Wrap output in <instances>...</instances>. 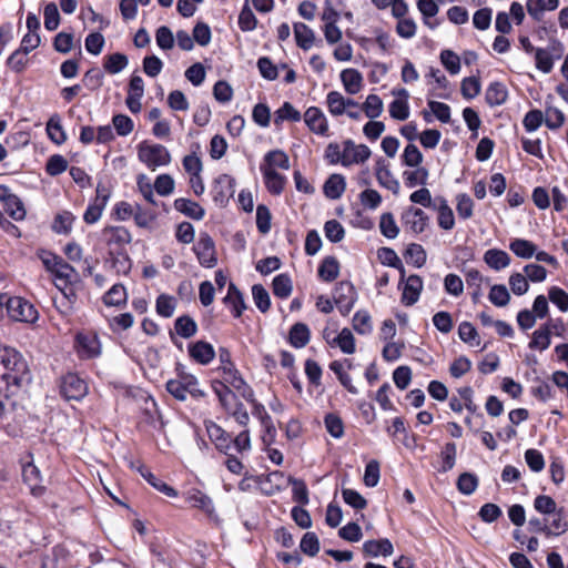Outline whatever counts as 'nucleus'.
I'll return each mask as SVG.
<instances>
[{
  "mask_svg": "<svg viewBox=\"0 0 568 568\" xmlns=\"http://www.w3.org/2000/svg\"><path fill=\"white\" fill-rule=\"evenodd\" d=\"M488 300L495 306L504 307V306L508 305V303L510 301V294L505 285L495 284L490 288V292L488 294Z\"/></svg>",
  "mask_w": 568,
  "mask_h": 568,
  "instance_id": "nucleus-54",
  "label": "nucleus"
},
{
  "mask_svg": "<svg viewBox=\"0 0 568 568\" xmlns=\"http://www.w3.org/2000/svg\"><path fill=\"white\" fill-rule=\"evenodd\" d=\"M365 557L390 556L394 551L393 544L387 538L366 540L362 547Z\"/></svg>",
  "mask_w": 568,
  "mask_h": 568,
  "instance_id": "nucleus-21",
  "label": "nucleus"
},
{
  "mask_svg": "<svg viewBox=\"0 0 568 568\" xmlns=\"http://www.w3.org/2000/svg\"><path fill=\"white\" fill-rule=\"evenodd\" d=\"M400 221L406 230L420 234L428 226L429 217L422 209L409 206L402 213Z\"/></svg>",
  "mask_w": 568,
  "mask_h": 568,
  "instance_id": "nucleus-10",
  "label": "nucleus"
},
{
  "mask_svg": "<svg viewBox=\"0 0 568 568\" xmlns=\"http://www.w3.org/2000/svg\"><path fill=\"white\" fill-rule=\"evenodd\" d=\"M260 170L262 172L266 190L272 195L282 194L287 183L286 176L280 174L276 170L270 166H260Z\"/></svg>",
  "mask_w": 568,
  "mask_h": 568,
  "instance_id": "nucleus-18",
  "label": "nucleus"
},
{
  "mask_svg": "<svg viewBox=\"0 0 568 568\" xmlns=\"http://www.w3.org/2000/svg\"><path fill=\"white\" fill-rule=\"evenodd\" d=\"M339 262L335 256H326L318 266L317 273L324 282H333L339 275Z\"/></svg>",
  "mask_w": 568,
  "mask_h": 568,
  "instance_id": "nucleus-33",
  "label": "nucleus"
},
{
  "mask_svg": "<svg viewBox=\"0 0 568 568\" xmlns=\"http://www.w3.org/2000/svg\"><path fill=\"white\" fill-rule=\"evenodd\" d=\"M344 146V161L343 166H351L353 164H362L371 158V149L365 144H355L351 139L343 142Z\"/></svg>",
  "mask_w": 568,
  "mask_h": 568,
  "instance_id": "nucleus-11",
  "label": "nucleus"
},
{
  "mask_svg": "<svg viewBox=\"0 0 568 568\" xmlns=\"http://www.w3.org/2000/svg\"><path fill=\"white\" fill-rule=\"evenodd\" d=\"M273 294L278 298H287L293 290L292 280L287 274H278L272 282Z\"/></svg>",
  "mask_w": 568,
  "mask_h": 568,
  "instance_id": "nucleus-42",
  "label": "nucleus"
},
{
  "mask_svg": "<svg viewBox=\"0 0 568 568\" xmlns=\"http://www.w3.org/2000/svg\"><path fill=\"white\" fill-rule=\"evenodd\" d=\"M534 508L541 515H552L558 511V507L554 498L548 495H538L534 499Z\"/></svg>",
  "mask_w": 568,
  "mask_h": 568,
  "instance_id": "nucleus-60",
  "label": "nucleus"
},
{
  "mask_svg": "<svg viewBox=\"0 0 568 568\" xmlns=\"http://www.w3.org/2000/svg\"><path fill=\"white\" fill-rule=\"evenodd\" d=\"M478 487V478L475 474L463 473L457 479L458 490L466 496L471 495Z\"/></svg>",
  "mask_w": 568,
  "mask_h": 568,
  "instance_id": "nucleus-63",
  "label": "nucleus"
},
{
  "mask_svg": "<svg viewBox=\"0 0 568 568\" xmlns=\"http://www.w3.org/2000/svg\"><path fill=\"white\" fill-rule=\"evenodd\" d=\"M565 114L562 111L555 106H547L545 109L544 122L550 130H557L565 123Z\"/></svg>",
  "mask_w": 568,
  "mask_h": 568,
  "instance_id": "nucleus-55",
  "label": "nucleus"
},
{
  "mask_svg": "<svg viewBox=\"0 0 568 568\" xmlns=\"http://www.w3.org/2000/svg\"><path fill=\"white\" fill-rule=\"evenodd\" d=\"M138 471L156 490L163 493L169 497H175L178 495L176 490L172 486L168 485L161 478H158L145 466L141 465L140 467H138Z\"/></svg>",
  "mask_w": 568,
  "mask_h": 568,
  "instance_id": "nucleus-34",
  "label": "nucleus"
},
{
  "mask_svg": "<svg viewBox=\"0 0 568 568\" xmlns=\"http://www.w3.org/2000/svg\"><path fill=\"white\" fill-rule=\"evenodd\" d=\"M302 119V114L298 110H296L292 103L284 102L280 109L275 112V124H278L282 121H292L300 122Z\"/></svg>",
  "mask_w": 568,
  "mask_h": 568,
  "instance_id": "nucleus-52",
  "label": "nucleus"
},
{
  "mask_svg": "<svg viewBox=\"0 0 568 568\" xmlns=\"http://www.w3.org/2000/svg\"><path fill=\"white\" fill-rule=\"evenodd\" d=\"M128 63V57L123 53L116 52L104 58L103 68L110 74H116L121 72Z\"/></svg>",
  "mask_w": 568,
  "mask_h": 568,
  "instance_id": "nucleus-44",
  "label": "nucleus"
},
{
  "mask_svg": "<svg viewBox=\"0 0 568 568\" xmlns=\"http://www.w3.org/2000/svg\"><path fill=\"white\" fill-rule=\"evenodd\" d=\"M252 295L256 307L265 313L271 307V298L268 292L262 284H255L252 286Z\"/></svg>",
  "mask_w": 568,
  "mask_h": 568,
  "instance_id": "nucleus-58",
  "label": "nucleus"
},
{
  "mask_svg": "<svg viewBox=\"0 0 568 568\" xmlns=\"http://www.w3.org/2000/svg\"><path fill=\"white\" fill-rule=\"evenodd\" d=\"M405 258L416 267H422L427 260L426 251L420 244L412 243L405 251Z\"/></svg>",
  "mask_w": 568,
  "mask_h": 568,
  "instance_id": "nucleus-53",
  "label": "nucleus"
},
{
  "mask_svg": "<svg viewBox=\"0 0 568 568\" xmlns=\"http://www.w3.org/2000/svg\"><path fill=\"white\" fill-rule=\"evenodd\" d=\"M20 389L0 385V426L10 436H18L24 423V407L19 403Z\"/></svg>",
  "mask_w": 568,
  "mask_h": 568,
  "instance_id": "nucleus-2",
  "label": "nucleus"
},
{
  "mask_svg": "<svg viewBox=\"0 0 568 568\" xmlns=\"http://www.w3.org/2000/svg\"><path fill=\"white\" fill-rule=\"evenodd\" d=\"M288 484L292 485V498L295 503L306 506L310 503L308 489L303 479L288 477Z\"/></svg>",
  "mask_w": 568,
  "mask_h": 568,
  "instance_id": "nucleus-41",
  "label": "nucleus"
},
{
  "mask_svg": "<svg viewBox=\"0 0 568 568\" xmlns=\"http://www.w3.org/2000/svg\"><path fill=\"white\" fill-rule=\"evenodd\" d=\"M235 193V179L229 174L219 175L212 184V199L213 202L220 206L225 207Z\"/></svg>",
  "mask_w": 568,
  "mask_h": 568,
  "instance_id": "nucleus-6",
  "label": "nucleus"
},
{
  "mask_svg": "<svg viewBox=\"0 0 568 568\" xmlns=\"http://www.w3.org/2000/svg\"><path fill=\"white\" fill-rule=\"evenodd\" d=\"M341 81L349 94H356L362 89L363 77L356 69H345L341 72Z\"/></svg>",
  "mask_w": 568,
  "mask_h": 568,
  "instance_id": "nucleus-31",
  "label": "nucleus"
},
{
  "mask_svg": "<svg viewBox=\"0 0 568 568\" xmlns=\"http://www.w3.org/2000/svg\"><path fill=\"white\" fill-rule=\"evenodd\" d=\"M333 298L335 303L357 300V293L351 282L342 281L335 286Z\"/></svg>",
  "mask_w": 568,
  "mask_h": 568,
  "instance_id": "nucleus-50",
  "label": "nucleus"
},
{
  "mask_svg": "<svg viewBox=\"0 0 568 568\" xmlns=\"http://www.w3.org/2000/svg\"><path fill=\"white\" fill-rule=\"evenodd\" d=\"M375 176L381 186L392 191L395 195L399 193V182L394 178L389 170V164L383 158L376 160Z\"/></svg>",
  "mask_w": 568,
  "mask_h": 568,
  "instance_id": "nucleus-15",
  "label": "nucleus"
},
{
  "mask_svg": "<svg viewBox=\"0 0 568 568\" xmlns=\"http://www.w3.org/2000/svg\"><path fill=\"white\" fill-rule=\"evenodd\" d=\"M184 393H189L193 398L205 396V393L199 387L197 378L180 368V402L185 399Z\"/></svg>",
  "mask_w": 568,
  "mask_h": 568,
  "instance_id": "nucleus-22",
  "label": "nucleus"
},
{
  "mask_svg": "<svg viewBox=\"0 0 568 568\" xmlns=\"http://www.w3.org/2000/svg\"><path fill=\"white\" fill-rule=\"evenodd\" d=\"M74 347L82 359L95 358L101 354V344L97 334L78 333L74 339Z\"/></svg>",
  "mask_w": 568,
  "mask_h": 568,
  "instance_id": "nucleus-7",
  "label": "nucleus"
},
{
  "mask_svg": "<svg viewBox=\"0 0 568 568\" xmlns=\"http://www.w3.org/2000/svg\"><path fill=\"white\" fill-rule=\"evenodd\" d=\"M138 158L151 170L166 165L171 161V155L165 146L146 140L138 145Z\"/></svg>",
  "mask_w": 568,
  "mask_h": 568,
  "instance_id": "nucleus-3",
  "label": "nucleus"
},
{
  "mask_svg": "<svg viewBox=\"0 0 568 568\" xmlns=\"http://www.w3.org/2000/svg\"><path fill=\"white\" fill-rule=\"evenodd\" d=\"M126 290L122 284H114L103 296L106 306H120L126 302Z\"/></svg>",
  "mask_w": 568,
  "mask_h": 568,
  "instance_id": "nucleus-46",
  "label": "nucleus"
},
{
  "mask_svg": "<svg viewBox=\"0 0 568 568\" xmlns=\"http://www.w3.org/2000/svg\"><path fill=\"white\" fill-rule=\"evenodd\" d=\"M328 343L331 345H337L345 354H353L355 352V338L348 328H343L333 342Z\"/></svg>",
  "mask_w": 568,
  "mask_h": 568,
  "instance_id": "nucleus-51",
  "label": "nucleus"
},
{
  "mask_svg": "<svg viewBox=\"0 0 568 568\" xmlns=\"http://www.w3.org/2000/svg\"><path fill=\"white\" fill-rule=\"evenodd\" d=\"M346 189V181L342 174L334 173L325 181L323 192L327 199H339Z\"/></svg>",
  "mask_w": 568,
  "mask_h": 568,
  "instance_id": "nucleus-27",
  "label": "nucleus"
},
{
  "mask_svg": "<svg viewBox=\"0 0 568 568\" xmlns=\"http://www.w3.org/2000/svg\"><path fill=\"white\" fill-rule=\"evenodd\" d=\"M428 175V170L424 166H416V170L403 173L405 185L410 189L416 185H426Z\"/></svg>",
  "mask_w": 568,
  "mask_h": 568,
  "instance_id": "nucleus-45",
  "label": "nucleus"
},
{
  "mask_svg": "<svg viewBox=\"0 0 568 568\" xmlns=\"http://www.w3.org/2000/svg\"><path fill=\"white\" fill-rule=\"evenodd\" d=\"M108 261L118 274H128L131 270L132 262L126 250H112L108 252Z\"/></svg>",
  "mask_w": 568,
  "mask_h": 568,
  "instance_id": "nucleus-32",
  "label": "nucleus"
},
{
  "mask_svg": "<svg viewBox=\"0 0 568 568\" xmlns=\"http://www.w3.org/2000/svg\"><path fill=\"white\" fill-rule=\"evenodd\" d=\"M32 381L24 356L16 348L0 343V385L23 388Z\"/></svg>",
  "mask_w": 568,
  "mask_h": 568,
  "instance_id": "nucleus-1",
  "label": "nucleus"
},
{
  "mask_svg": "<svg viewBox=\"0 0 568 568\" xmlns=\"http://www.w3.org/2000/svg\"><path fill=\"white\" fill-rule=\"evenodd\" d=\"M88 394V384L75 373H68L61 378L60 395L65 400H81Z\"/></svg>",
  "mask_w": 568,
  "mask_h": 568,
  "instance_id": "nucleus-5",
  "label": "nucleus"
},
{
  "mask_svg": "<svg viewBox=\"0 0 568 568\" xmlns=\"http://www.w3.org/2000/svg\"><path fill=\"white\" fill-rule=\"evenodd\" d=\"M180 213L200 221L204 217L205 211L199 203L180 197Z\"/></svg>",
  "mask_w": 568,
  "mask_h": 568,
  "instance_id": "nucleus-57",
  "label": "nucleus"
},
{
  "mask_svg": "<svg viewBox=\"0 0 568 568\" xmlns=\"http://www.w3.org/2000/svg\"><path fill=\"white\" fill-rule=\"evenodd\" d=\"M260 166H270L275 170V168L282 170L290 169V159L288 155L282 150H272L264 155L263 163Z\"/></svg>",
  "mask_w": 568,
  "mask_h": 568,
  "instance_id": "nucleus-39",
  "label": "nucleus"
},
{
  "mask_svg": "<svg viewBox=\"0 0 568 568\" xmlns=\"http://www.w3.org/2000/svg\"><path fill=\"white\" fill-rule=\"evenodd\" d=\"M55 281L74 283L78 280V273L75 268L67 263L63 258L58 264L55 272L53 273Z\"/></svg>",
  "mask_w": 568,
  "mask_h": 568,
  "instance_id": "nucleus-59",
  "label": "nucleus"
},
{
  "mask_svg": "<svg viewBox=\"0 0 568 568\" xmlns=\"http://www.w3.org/2000/svg\"><path fill=\"white\" fill-rule=\"evenodd\" d=\"M548 297L561 312H568V293L558 286L548 290Z\"/></svg>",
  "mask_w": 568,
  "mask_h": 568,
  "instance_id": "nucleus-64",
  "label": "nucleus"
},
{
  "mask_svg": "<svg viewBox=\"0 0 568 568\" xmlns=\"http://www.w3.org/2000/svg\"><path fill=\"white\" fill-rule=\"evenodd\" d=\"M187 353L192 361L200 365H209L215 357L214 347L205 341H196L187 345Z\"/></svg>",
  "mask_w": 568,
  "mask_h": 568,
  "instance_id": "nucleus-16",
  "label": "nucleus"
},
{
  "mask_svg": "<svg viewBox=\"0 0 568 568\" xmlns=\"http://www.w3.org/2000/svg\"><path fill=\"white\" fill-rule=\"evenodd\" d=\"M45 130L53 143L60 145L67 141V134L61 124V116L58 113L50 116Z\"/></svg>",
  "mask_w": 568,
  "mask_h": 568,
  "instance_id": "nucleus-36",
  "label": "nucleus"
},
{
  "mask_svg": "<svg viewBox=\"0 0 568 568\" xmlns=\"http://www.w3.org/2000/svg\"><path fill=\"white\" fill-rule=\"evenodd\" d=\"M381 233L387 239H395L399 233L394 215L389 212L383 213L379 220Z\"/></svg>",
  "mask_w": 568,
  "mask_h": 568,
  "instance_id": "nucleus-56",
  "label": "nucleus"
},
{
  "mask_svg": "<svg viewBox=\"0 0 568 568\" xmlns=\"http://www.w3.org/2000/svg\"><path fill=\"white\" fill-rule=\"evenodd\" d=\"M7 314L10 320L27 324H33L39 318V313L34 305L21 296L8 295Z\"/></svg>",
  "mask_w": 568,
  "mask_h": 568,
  "instance_id": "nucleus-4",
  "label": "nucleus"
},
{
  "mask_svg": "<svg viewBox=\"0 0 568 568\" xmlns=\"http://www.w3.org/2000/svg\"><path fill=\"white\" fill-rule=\"evenodd\" d=\"M508 91L501 82H493L488 85L485 94L487 104L490 106L501 105L506 102Z\"/></svg>",
  "mask_w": 568,
  "mask_h": 568,
  "instance_id": "nucleus-35",
  "label": "nucleus"
},
{
  "mask_svg": "<svg viewBox=\"0 0 568 568\" xmlns=\"http://www.w3.org/2000/svg\"><path fill=\"white\" fill-rule=\"evenodd\" d=\"M436 204H434L433 209L438 212V225L443 230H452L455 226V217L453 210L448 205L446 199L436 197Z\"/></svg>",
  "mask_w": 568,
  "mask_h": 568,
  "instance_id": "nucleus-28",
  "label": "nucleus"
},
{
  "mask_svg": "<svg viewBox=\"0 0 568 568\" xmlns=\"http://www.w3.org/2000/svg\"><path fill=\"white\" fill-rule=\"evenodd\" d=\"M417 8L423 16L424 23L430 29H435L438 26V22H432L430 18L438 13V4L434 0H418Z\"/></svg>",
  "mask_w": 568,
  "mask_h": 568,
  "instance_id": "nucleus-43",
  "label": "nucleus"
},
{
  "mask_svg": "<svg viewBox=\"0 0 568 568\" xmlns=\"http://www.w3.org/2000/svg\"><path fill=\"white\" fill-rule=\"evenodd\" d=\"M363 111L366 116L374 120L378 118L383 112V101L376 94H369L363 103Z\"/></svg>",
  "mask_w": 568,
  "mask_h": 568,
  "instance_id": "nucleus-62",
  "label": "nucleus"
},
{
  "mask_svg": "<svg viewBox=\"0 0 568 568\" xmlns=\"http://www.w3.org/2000/svg\"><path fill=\"white\" fill-rule=\"evenodd\" d=\"M176 307V301L174 296L168 294H160L156 298L155 308L156 313L165 318L171 317L174 314Z\"/></svg>",
  "mask_w": 568,
  "mask_h": 568,
  "instance_id": "nucleus-49",
  "label": "nucleus"
},
{
  "mask_svg": "<svg viewBox=\"0 0 568 568\" xmlns=\"http://www.w3.org/2000/svg\"><path fill=\"white\" fill-rule=\"evenodd\" d=\"M223 303L232 308V313L235 318L240 317L246 308L243 294L232 282L229 284L227 294L223 298Z\"/></svg>",
  "mask_w": 568,
  "mask_h": 568,
  "instance_id": "nucleus-24",
  "label": "nucleus"
},
{
  "mask_svg": "<svg viewBox=\"0 0 568 568\" xmlns=\"http://www.w3.org/2000/svg\"><path fill=\"white\" fill-rule=\"evenodd\" d=\"M456 211L460 219L468 220L474 213V201L466 193L457 194L456 196Z\"/></svg>",
  "mask_w": 568,
  "mask_h": 568,
  "instance_id": "nucleus-61",
  "label": "nucleus"
},
{
  "mask_svg": "<svg viewBox=\"0 0 568 568\" xmlns=\"http://www.w3.org/2000/svg\"><path fill=\"white\" fill-rule=\"evenodd\" d=\"M20 510L14 506H4L0 509V532L12 536L19 528Z\"/></svg>",
  "mask_w": 568,
  "mask_h": 568,
  "instance_id": "nucleus-17",
  "label": "nucleus"
},
{
  "mask_svg": "<svg viewBox=\"0 0 568 568\" xmlns=\"http://www.w3.org/2000/svg\"><path fill=\"white\" fill-rule=\"evenodd\" d=\"M484 261L490 268L500 271L509 266L511 260L507 252L498 248H490L485 252Z\"/></svg>",
  "mask_w": 568,
  "mask_h": 568,
  "instance_id": "nucleus-30",
  "label": "nucleus"
},
{
  "mask_svg": "<svg viewBox=\"0 0 568 568\" xmlns=\"http://www.w3.org/2000/svg\"><path fill=\"white\" fill-rule=\"evenodd\" d=\"M22 477L33 496L39 497L43 495L45 488L44 486L40 485V470L33 464L29 463L23 467Z\"/></svg>",
  "mask_w": 568,
  "mask_h": 568,
  "instance_id": "nucleus-23",
  "label": "nucleus"
},
{
  "mask_svg": "<svg viewBox=\"0 0 568 568\" xmlns=\"http://www.w3.org/2000/svg\"><path fill=\"white\" fill-rule=\"evenodd\" d=\"M206 432L210 439L214 443L216 449H219L221 453H224L225 455H229V452L232 448L231 435L213 422L206 425Z\"/></svg>",
  "mask_w": 568,
  "mask_h": 568,
  "instance_id": "nucleus-20",
  "label": "nucleus"
},
{
  "mask_svg": "<svg viewBox=\"0 0 568 568\" xmlns=\"http://www.w3.org/2000/svg\"><path fill=\"white\" fill-rule=\"evenodd\" d=\"M102 237L108 246V252L112 250L123 251L131 242V233L124 226H105L102 230Z\"/></svg>",
  "mask_w": 568,
  "mask_h": 568,
  "instance_id": "nucleus-9",
  "label": "nucleus"
},
{
  "mask_svg": "<svg viewBox=\"0 0 568 568\" xmlns=\"http://www.w3.org/2000/svg\"><path fill=\"white\" fill-rule=\"evenodd\" d=\"M311 338V331L304 323H295L288 333V342L295 348L305 347Z\"/></svg>",
  "mask_w": 568,
  "mask_h": 568,
  "instance_id": "nucleus-29",
  "label": "nucleus"
},
{
  "mask_svg": "<svg viewBox=\"0 0 568 568\" xmlns=\"http://www.w3.org/2000/svg\"><path fill=\"white\" fill-rule=\"evenodd\" d=\"M423 291V280L419 275H409L404 284L402 293V303L405 306L414 305L420 296Z\"/></svg>",
  "mask_w": 568,
  "mask_h": 568,
  "instance_id": "nucleus-19",
  "label": "nucleus"
},
{
  "mask_svg": "<svg viewBox=\"0 0 568 568\" xmlns=\"http://www.w3.org/2000/svg\"><path fill=\"white\" fill-rule=\"evenodd\" d=\"M304 122L315 134L326 136L328 133V122L324 112L317 106H310L304 113Z\"/></svg>",
  "mask_w": 568,
  "mask_h": 568,
  "instance_id": "nucleus-14",
  "label": "nucleus"
},
{
  "mask_svg": "<svg viewBox=\"0 0 568 568\" xmlns=\"http://www.w3.org/2000/svg\"><path fill=\"white\" fill-rule=\"evenodd\" d=\"M185 503L192 508H196L211 519H216L213 500L204 491L199 488H190L184 491Z\"/></svg>",
  "mask_w": 568,
  "mask_h": 568,
  "instance_id": "nucleus-8",
  "label": "nucleus"
},
{
  "mask_svg": "<svg viewBox=\"0 0 568 568\" xmlns=\"http://www.w3.org/2000/svg\"><path fill=\"white\" fill-rule=\"evenodd\" d=\"M74 215L69 211H63L58 213L52 223V230L57 234H68L72 230V224L74 222Z\"/></svg>",
  "mask_w": 568,
  "mask_h": 568,
  "instance_id": "nucleus-47",
  "label": "nucleus"
},
{
  "mask_svg": "<svg viewBox=\"0 0 568 568\" xmlns=\"http://www.w3.org/2000/svg\"><path fill=\"white\" fill-rule=\"evenodd\" d=\"M510 251L518 257L528 260L535 256L537 246L525 239H514L509 243Z\"/></svg>",
  "mask_w": 568,
  "mask_h": 568,
  "instance_id": "nucleus-38",
  "label": "nucleus"
},
{
  "mask_svg": "<svg viewBox=\"0 0 568 568\" xmlns=\"http://www.w3.org/2000/svg\"><path fill=\"white\" fill-rule=\"evenodd\" d=\"M378 258L382 261L384 265L398 268L400 272V282L404 281L405 277V268L403 266V263L396 252L390 247H382L378 250Z\"/></svg>",
  "mask_w": 568,
  "mask_h": 568,
  "instance_id": "nucleus-40",
  "label": "nucleus"
},
{
  "mask_svg": "<svg viewBox=\"0 0 568 568\" xmlns=\"http://www.w3.org/2000/svg\"><path fill=\"white\" fill-rule=\"evenodd\" d=\"M556 327L552 324V320L541 325L538 329L532 333V338L529 342V348L545 351L550 345L551 328Z\"/></svg>",
  "mask_w": 568,
  "mask_h": 568,
  "instance_id": "nucleus-25",
  "label": "nucleus"
},
{
  "mask_svg": "<svg viewBox=\"0 0 568 568\" xmlns=\"http://www.w3.org/2000/svg\"><path fill=\"white\" fill-rule=\"evenodd\" d=\"M223 379L233 387L244 399L254 402V392L250 385L243 379L235 366L222 371Z\"/></svg>",
  "mask_w": 568,
  "mask_h": 568,
  "instance_id": "nucleus-12",
  "label": "nucleus"
},
{
  "mask_svg": "<svg viewBox=\"0 0 568 568\" xmlns=\"http://www.w3.org/2000/svg\"><path fill=\"white\" fill-rule=\"evenodd\" d=\"M559 6V0H528L527 11L529 16L539 21L545 10H555Z\"/></svg>",
  "mask_w": 568,
  "mask_h": 568,
  "instance_id": "nucleus-37",
  "label": "nucleus"
},
{
  "mask_svg": "<svg viewBox=\"0 0 568 568\" xmlns=\"http://www.w3.org/2000/svg\"><path fill=\"white\" fill-rule=\"evenodd\" d=\"M4 211L10 215L14 221H22L26 217V209L21 201V199L12 194L7 202L3 203Z\"/></svg>",
  "mask_w": 568,
  "mask_h": 568,
  "instance_id": "nucleus-48",
  "label": "nucleus"
},
{
  "mask_svg": "<svg viewBox=\"0 0 568 568\" xmlns=\"http://www.w3.org/2000/svg\"><path fill=\"white\" fill-rule=\"evenodd\" d=\"M294 37L296 45L302 50H310L315 42V32L303 22H295L293 24Z\"/></svg>",
  "mask_w": 568,
  "mask_h": 568,
  "instance_id": "nucleus-26",
  "label": "nucleus"
},
{
  "mask_svg": "<svg viewBox=\"0 0 568 568\" xmlns=\"http://www.w3.org/2000/svg\"><path fill=\"white\" fill-rule=\"evenodd\" d=\"M194 252L201 265L213 267L216 264L214 242L207 233H201L197 243L194 245Z\"/></svg>",
  "mask_w": 568,
  "mask_h": 568,
  "instance_id": "nucleus-13",
  "label": "nucleus"
}]
</instances>
